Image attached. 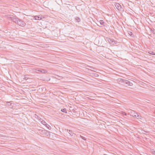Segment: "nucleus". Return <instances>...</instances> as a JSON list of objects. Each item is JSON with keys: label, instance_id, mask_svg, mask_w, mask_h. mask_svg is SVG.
<instances>
[{"label": "nucleus", "instance_id": "5701e85b", "mask_svg": "<svg viewBox=\"0 0 155 155\" xmlns=\"http://www.w3.org/2000/svg\"><path fill=\"white\" fill-rule=\"evenodd\" d=\"M27 79H28V78H25H25H24V79L25 80H27Z\"/></svg>", "mask_w": 155, "mask_h": 155}, {"label": "nucleus", "instance_id": "2eb2a0df", "mask_svg": "<svg viewBox=\"0 0 155 155\" xmlns=\"http://www.w3.org/2000/svg\"><path fill=\"white\" fill-rule=\"evenodd\" d=\"M80 137L83 140H86V138L85 137H83V136H82L81 135H80Z\"/></svg>", "mask_w": 155, "mask_h": 155}, {"label": "nucleus", "instance_id": "20e7f679", "mask_svg": "<svg viewBox=\"0 0 155 155\" xmlns=\"http://www.w3.org/2000/svg\"><path fill=\"white\" fill-rule=\"evenodd\" d=\"M124 84L126 86H130V88H132V87L133 85V83L132 82L127 80H126Z\"/></svg>", "mask_w": 155, "mask_h": 155}, {"label": "nucleus", "instance_id": "b1692460", "mask_svg": "<svg viewBox=\"0 0 155 155\" xmlns=\"http://www.w3.org/2000/svg\"><path fill=\"white\" fill-rule=\"evenodd\" d=\"M43 131H44V132H43L45 134V133H46V131L45 130H44Z\"/></svg>", "mask_w": 155, "mask_h": 155}, {"label": "nucleus", "instance_id": "7ed1b4c3", "mask_svg": "<svg viewBox=\"0 0 155 155\" xmlns=\"http://www.w3.org/2000/svg\"><path fill=\"white\" fill-rule=\"evenodd\" d=\"M114 5L116 8L119 11L122 12L124 10L123 8L118 3H115Z\"/></svg>", "mask_w": 155, "mask_h": 155}, {"label": "nucleus", "instance_id": "f8f14e48", "mask_svg": "<svg viewBox=\"0 0 155 155\" xmlns=\"http://www.w3.org/2000/svg\"><path fill=\"white\" fill-rule=\"evenodd\" d=\"M61 111L65 113H67V111L66 108L62 109L61 110Z\"/></svg>", "mask_w": 155, "mask_h": 155}, {"label": "nucleus", "instance_id": "6e6552de", "mask_svg": "<svg viewBox=\"0 0 155 155\" xmlns=\"http://www.w3.org/2000/svg\"><path fill=\"white\" fill-rule=\"evenodd\" d=\"M65 130H66V131L68 132L70 135H72V134H73V133L72 132L71 130L68 129H65Z\"/></svg>", "mask_w": 155, "mask_h": 155}, {"label": "nucleus", "instance_id": "9b49d317", "mask_svg": "<svg viewBox=\"0 0 155 155\" xmlns=\"http://www.w3.org/2000/svg\"><path fill=\"white\" fill-rule=\"evenodd\" d=\"M100 23L101 25H103V26L105 25V23L104 21L103 20H100Z\"/></svg>", "mask_w": 155, "mask_h": 155}, {"label": "nucleus", "instance_id": "aec40b11", "mask_svg": "<svg viewBox=\"0 0 155 155\" xmlns=\"http://www.w3.org/2000/svg\"><path fill=\"white\" fill-rule=\"evenodd\" d=\"M152 152V153L153 154L155 155V150H153Z\"/></svg>", "mask_w": 155, "mask_h": 155}, {"label": "nucleus", "instance_id": "f257e3e1", "mask_svg": "<svg viewBox=\"0 0 155 155\" xmlns=\"http://www.w3.org/2000/svg\"><path fill=\"white\" fill-rule=\"evenodd\" d=\"M15 22L19 26H21V27H24L26 25V23L24 21L18 18H17L16 21H15Z\"/></svg>", "mask_w": 155, "mask_h": 155}, {"label": "nucleus", "instance_id": "9d476101", "mask_svg": "<svg viewBox=\"0 0 155 155\" xmlns=\"http://www.w3.org/2000/svg\"><path fill=\"white\" fill-rule=\"evenodd\" d=\"M135 114H137L136 118H137V119H141V118H142V117L140 115L138 114L137 113H136Z\"/></svg>", "mask_w": 155, "mask_h": 155}, {"label": "nucleus", "instance_id": "412c9836", "mask_svg": "<svg viewBox=\"0 0 155 155\" xmlns=\"http://www.w3.org/2000/svg\"><path fill=\"white\" fill-rule=\"evenodd\" d=\"M41 122L42 123V124H44V125H45V124H46V122L44 121H42Z\"/></svg>", "mask_w": 155, "mask_h": 155}, {"label": "nucleus", "instance_id": "6ab92c4d", "mask_svg": "<svg viewBox=\"0 0 155 155\" xmlns=\"http://www.w3.org/2000/svg\"><path fill=\"white\" fill-rule=\"evenodd\" d=\"M136 114V113H134V115H132V116L134 117H135L136 118V116H137V114Z\"/></svg>", "mask_w": 155, "mask_h": 155}, {"label": "nucleus", "instance_id": "4468645a", "mask_svg": "<svg viewBox=\"0 0 155 155\" xmlns=\"http://www.w3.org/2000/svg\"><path fill=\"white\" fill-rule=\"evenodd\" d=\"M75 19L78 22H80L81 21L80 19L78 17H76Z\"/></svg>", "mask_w": 155, "mask_h": 155}, {"label": "nucleus", "instance_id": "0eeeda50", "mask_svg": "<svg viewBox=\"0 0 155 155\" xmlns=\"http://www.w3.org/2000/svg\"><path fill=\"white\" fill-rule=\"evenodd\" d=\"M125 80V79L122 78H118L117 80V81L118 82V83L119 84H121L123 83L124 84Z\"/></svg>", "mask_w": 155, "mask_h": 155}, {"label": "nucleus", "instance_id": "423d86ee", "mask_svg": "<svg viewBox=\"0 0 155 155\" xmlns=\"http://www.w3.org/2000/svg\"><path fill=\"white\" fill-rule=\"evenodd\" d=\"M8 19L13 21V22H15L16 21L17 18L16 17L14 16L13 15H9L8 16Z\"/></svg>", "mask_w": 155, "mask_h": 155}, {"label": "nucleus", "instance_id": "393cba45", "mask_svg": "<svg viewBox=\"0 0 155 155\" xmlns=\"http://www.w3.org/2000/svg\"><path fill=\"white\" fill-rule=\"evenodd\" d=\"M35 116H36V117H38V115H37L36 114H35Z\"/></svg>", "mask_w": 155, "mask_h": 155}, {"label": "nucleus", "instance_id": "f3484780", "mask_svg": "<svg viewBox=\"0 0 155 155\" xmlns=\"http://www.w3.org/2000/svg\"><path fill=\"white\" fill-rule=\"evenodd\" d=\"M151 32L153 34H155V30L153 29L151 30Z\"/></svg>", "mask_w": 155, "mask_h": 155}, {"label": "nucleus", "instance_id": "a211bd4d", "mask_svg": "<svg viewBox=\"0 0 155 155\" xmlns=\"http://www.w3.org/2000/svg\"><path fill=\"white\" fill-rule=\"evenodd\" d=\"M129 34L131 36L133 37L134 36V35L131 32H130Z\"/></svg>", "mask_w": 155, "mask_h": 155}, {"label": "nucleus", "instance_id": "f03ea898", "mask_svg": "<svg viewBox=\"0 0 155 155\" xmlns=\"http://www.w3.org/2000/svg\"><path fill=\"white\" fill-rule=\"evenodd\" d=\"M105 40L107 41L110 44L112 45L116 44L117 43V41H115L113 39L108 37H106Z\"/></svg>", "mask_w": 155, "mask_h": 155}, {"label": "nucleus", "instance_id": "4be33fe9", "mask_svg": "<svg viewBox=\"0 0 155 155\" xmlns=\"http://www.w3.org/2000/svg\"><path fill=\"white\" fill-rule=\"evenodd\" d=\"M123 114L124 115H127V114L126 113L124 112L123 113Z\"/></svg>", "mask_w": 155, "mask_h": 155}, {"label": "nucleus", "instance_id": "ddd939ff", "mask_svg": "<svg viewBox=\"0 0 155 155\" xmlns=\"http://www.w3.org/2000/svg\"><path fill=\"white\" fill-rule=\"evenodd\" d=\"M45 125L46 127H47L48 129L50 130L51 129V127L47 123H46V124H45Z\"/></svg>", "mask_w": 155, "mask_h": 155}, {"label": "nucleus", "instance_id": "dca6fc26", "mask_svg": "<svg viewBox=\"0 0 155 155\" xmlns=\"http://www.w3.org/2000/svg\"><path fill=\"white\" fill-rule=\"evenodd\" d=\"M149 53L150 54L155 55V53L152 51H150Z\"/></svg>", "mask_w": 155, "mask_h": 155}, {"label": "nucleus", "instance_id": "1a4fd4ad", "mask_svg": "<svg viewBox=\"0 0 155 155\" xmlns=\"http://www.w3.org/2000/svg\"><path fill=\"white\" fill-rule=\"evenodd\" d=\"M35 19L37 20H39L41 19L42 18L41 17H39L38 16H35Z\"/></svg>", "mask_w": 155, "mask_h": 155}, {"label": "nucleus", "instance_id": "a878e982", "mask_svg": "<svg viewBox=\"0 0 155 155\" xmlns=\"http://www.w3.org/2000/svg\"><path fill=\"white\" fill-rule=\"evenodd\" d=\"M93 68V69H94V68Z\"/></svg>", "mask_w": 155, "mask_h": 155}, {"label": "nucleus", "instance_id": "39448f33", "mask_svg": "<svg viewBox=\"0 0 155 155\" xmlns=\"http://www.w3.org/2000/svg\"><path fill=\"white\" fill-rule=\"evenodd\" d=\"M35 70L36 71L35 72L36 73H37V71L40 72L42 73H46L47 72V71L46 70L42 69H35Z\"/></svg>", "mask_w": 155, "mask_h": 155}]
</instances>
